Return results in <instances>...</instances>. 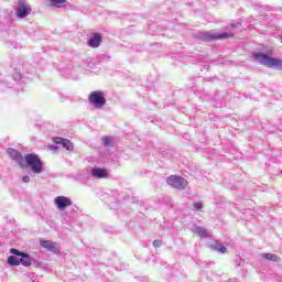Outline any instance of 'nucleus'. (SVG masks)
Listing matches in <instances>:
<instances>
[{"label": "nucleus", "instance_id": "f257e3e1", "mask_svg": "<svg viewBox=\"0 0 282 282\" xmlns=\"http://www.w3.org/2000/svg\"><path fill=\"white\" fill-rule=\"evenodd\" d=\"M253 58L259 61V64L264 65V67H276V69L282 72V59L263 53H253Z\"/></svg>", "mask_w": 282, "mask_h": 282}, {"label": "nucleus", "instance_id": "f03ea898", "mask_svg": "<svg viewBox=\"0 0 282 282\" xmlns=\"http://www.w3.org/2000/svg\"><path fill=\"white\" fill-rule=\"evenodd\" d=\"M25 162L28 166H30L31 171L33 173H43V162H41V159L36 154H26L25 155Z\"/></svg>", "mask_w": 282, "mask_h": 282}, {"label": "nucleus", "instance_id": "7ed1b4c3", "mask_svg": "<svg viewBox=\"0 0 282 282\" xmlns=\"http://www.w3.org/2000/svg\"><path fill=\"white\" fill-rule=\"evenodd\" d=\"M88 100L90 105H94V107L100 109L107 105V99L105 98V94L102 91L95 90L90 93Z\"/></svg>", "mask_w": 282, "mask_h": 282}, {"label": "nucleus", "instance_id": "20e7f679", "mask_svg": "<svg viewBox=\"0 0 282 282\" xmlns=\"http://www.w3.org/2000/svg\"><path fill=\"white\" fill-rule=\"evenodd\" d=\"M166 183L169 184V186H172L173 188H177V191H184V188L188 186V181L177 175L169 176L166 180Z\"/></svg>", "mask_w": 282, "mask_h": 282}, {"label": "nucleus", "instance_id": "39448f33", "mask_svg": "<svg viewBox=\"0 0 282 282\" xmlns=\"http://www.w3.org/2000/svg\"><path fill=\"white\" fill-rule=\"evenodd\" d=\"M31 13H32V7L28 4V1L20 0L18 2V8L15 11V15L18 17V19H25V17H30Z\"/></svg>", "mask_w": 282, "mask_h": 282}, {"label": "nucleus", "instance_id": "423d86ee", "mask_svg": "<svg viewBox=\"0 0 282 282\" xmlns=\"http://www.w3.org/2000/svg\"><path fill=\"white\" fill-rule=\"evenodd\" d=\"M10 252L11 254H15V257H22V259H20V263L21 265H24V268H30V265H32V258L28 256V253L14 248L10 249Z\"/></svg>", "mask_w": 282, "mask_h": 282}, {"label": "nucleus", "instance_id": "0eeeda50", "mask_svg": "<svg viewBox=\"0 0 282 282\" xmlns=\"http://www.w3.org/2000/svg\"><path fill=\"white\" fill-rule=\"evenodd\" d=\"M54 204L59 210H65L68 206H72V199L67 196H57Z\"/></svg>", "mask_w": 282, "mask_h": 282}, {"label": "nucleus", "instance_id": "6e6552de", "mask_svg": "<svg viewBox=\"0 0 282 282\" xmlns=\"http://www.w3.org/2000/svg\"><path fill=\"white\" fill-rule=\"evenodd\" d=\"M87 43L89 47H100V44L102 43V35L100 33H94Z\"/></svg>", "mask_w": 282, "mask_h": 282}, {"label": "nucleus", "instance_id": "1a4fd4ad", "mask_svg": "<svg viewBox=\"0 0 282 282\" xmlns=\"http://www.w3.org/2000/svg\"><path fill=\"white\" fill-rule=\"evenodd\" d=\"M8 154L10 155L11 160H14L20 164V166H23V155H21V152L12 148H9Z\"/></svg>", "mask_w": 282, "mask_h": 282}, {"label": "nucleus", "instance_id": "9d476101", "mask_svg": "<svg viewBox=\"0 0 282 282\" xmlns=\"http://www.w3.org/2000/svg\"><path fill=\"white\" fill-rule=\"evenodd\" d=\"M40 246H42V248H45V250H48V252H56V250H58L56 248V242L50 240H41Z\"/></svg>", "mask_w": 282, "mask_h": 282}, {"label": "nucleus", "instance_id": "9b49d317", "mask_svg": "<svg viewBox=\"0 0 282 282\" xmlns=\"http://www.w3.org/2000/svg\"><path fill=\"white\" fill-rule=\"evenodd\" d=\"M200 41L210 42V41H219L218 33H202L199 35Z\"/></svg>", "mask_w": 282, "mask_h": 282}, {"label": "nucleus", "instance_id": "f8f14e48", "mask_svg": "<svg viewBox=\"0 0 282 282\" xmlns=\"http://www.w3.org/2000/svg\"><path fill=\"white\" fill-rule=\"evenodd\" d=\"M196 237H199V239H207L210 237V234L203 227H196L195 228Z\"/></svg>", "mask_w": 282, "mask_h": 282}, {"label": "nucleus", "instance_id": "ddd939ff", "mask_svg": "<svg viewBox=\"0 0 282 282\" xmlns=\"http://www.w3.org/2000/svg\"><path fill=\"white\" fill-rule=\"evenodd\" d=\"M108 175H109V173L105 169L97 167V169L93 170V176L94 177L102 178V177H107Z\"/></svg>", "mask_w": 282, "mask_h": 282}, {"label": "nucleus", "instance_id": "4468645a", "mask_svg": "<svg viewBox=\"0 0 282 282\" xmlns=\"http://www.w3.org/2000/svg\"><path fill=\"white\" fill-rule=\"evenodd\" d=\"M262 259H265L267 261H273L276 263V261H281V258L274 253H262Z\"/></svg>", "mask_w": 282, "mask_h": 282}, {"label": "nucleus", "instance_id": "2eb2a0df", "mask_svg": "<svg viewBox=\"0 0 282 282\" xmlns=\"http://www.w3.org/2000/svg\"><path fill=\"white\" fill-rule=\"evenodd\" d=\"M62 145L67 151H74V143H72V141H69L68 139H64V141H62Z\"/></svg>", "mask_w": 282, "mask_h": 282}, {"label": "nucleus", "instance_id": "dca6fc26", "mask_svg": "<svg viewBox=\"0 0 282 282\" xmlns=\"http://www.w3.org/2000/svg\"><path fill=\"white\" fill-rule=\"evenodd\" d=\"M9 265H21V260H19L15 256H10L8 258Z\"/></svg>", "mask_w": 282, "mask_h": 282}, {"label": "nucleus", "instance_id": "f3484780", "mask_svg": "<svg viewBox=\"0 0 282 282\" xmlns=\"http://www.w3.org/2000/svg\"><path fill=\"white\" fill-rule=\"evenodd\" d=\"M235 36V34L232 33H228V32H225V33H218V41H224L226 39H232Z\"/></svg>", "mask_w": 282, "mask_h": 282}, {"label": "nucleus", "instance_id": "a211bd4d", "mask_svg": "<svg viewBox=\"0 0 282 282\" xmlns=\"http://www.w3.org/2000/svg\"><path fill=\"white\" fill-rule=\"evenodd\" d=\"M65 1H67V0H50L51 6H54L55 8H61V6H63V3H65Z\"/></svg>", "mask_w": 282, "mask_h": 282}, {"label": "nucleus", "instance_id": "6ab92c4d", "mask_svg": "<svg viewBox=\"0 0 282 282\" xmlns=\"http://www.w3.org/2000/svg\"><path fill=\"white\" fill-rule=\"evenodd\" d=\"M214 250H216L217 252H221V254L226 253V247L224 245H218L214 247Z\"/></svg>", "mask_w": 282, "mask_h": 282}, {"label": "nucleus", "instance_id": "aec40b11", "mask_svg": "<svg viewBox=\"0 0 282 282\" xmlns=\"http://www.w3.org/2000/svg\"><path fill=\"white\" fill-rule=\"evenodd\" d=\"M102 142H104L105 147H111V144H112L111 138H109V137H105L102 139Z\"/></svg>", "mask_w": 282, "mask_h": 282}, {"label": "nucleus", "instance_id": "412c9836", "mask_svg": "<svg viewBox=\"0 0 282 282\" xmlns=\"http://www.w3.org/2000/svg\"><path fill=\"white\" fill-rule=\"evenodd\" d=\"M65 139H63V138H61V137H54L53 138V142L55 143V144H63V141H64Z\"/></svg>", "mask_w": 282, "mask_h": 282}, {"label": "nucleus", "instance_id": "4be33fe9", "mask_svg": "<svg viewBox=\"0 0 282 282\" xmlns=\"http://www.w3.org/2000/svg\"><path fill=\"white\" fill-rule=\"evenodd\" d=\"M194 208L195 210H202V208H204V205L202 204V202H195Z\"/></svg>", "mask_w": 282, "mask_h": 282}, {"label": "nucleus", "instance_id": "5701e85b", "mask_svg": "<svg viewBox=\"0 0 282 282\" xmlns=\"http://www.w3.org/2000/svg\"><path fill=\"white\" fill-rule=\"evenodd\" d=\"M162 246V240H154L153 241V247L154 248H160Z\"/></svg>", "mask_w": 282, "mask_h": 282}, {"label": "nucleus", "instance_id": "b1692460", "mask_svg": "<svg viewBox=\"0 0 282 282\" xmlns=\"http://www.w3.org/2000/svg\"><path fill=\"white\" fill-rule=\"evenodd\" d=\"M22 181L24 182V184H28L29 182H30V176H24L23 178H22Z\"/></svg>", "mask_w": 282, "mask_h": 282}, {"label": "nucleus", "instance_id": "393cba45", "mask_svg": "<svg viewBox=\"0 0 282 282\" xmlns=\"http://www.w3.org/2000/svg\"><path fill=\"white\" fill-rule=\"evenodd\" d=\"M232 28H237V25H235V24H230Z\"/></svg>", "mask_w": 282, "mask_h": 282}, {"label": "nucleus", "instance_id": "a878e982", "mask_svg": "<svg viewBox=\"0 0 282 282\" xmlns=\"http://www.w3.org/2000/svg\"><path fill=\"white\" fill-rule=\"evenodd\" d=\"M50 149H56V147H50Z\"/></svg>", "mask_w": 282, "mask_h": 282}]
</instances>
